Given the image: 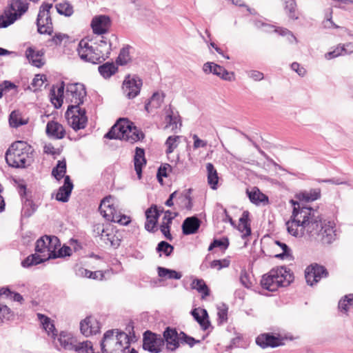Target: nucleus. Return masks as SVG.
Segmentation results:
<instances>
[{"instance_id":"obj_1","label":"nucleus","mask_w":353,"mask_h":353,"mask_svg":"<svg viewBox=\"0 0 353 353\" xmlns=\"http://www.w3.org/2000/svg\"><path fill=\"white\" fill-rule=\"evenodd\" d=\"M288 232L295 237L307 236L310 241L330 244L336 237L335 223L323 219L312 208H294L292 214L286 222Z\"/></svg>"},{"instance_id":"obj_2","label":"nucleus","mask_w":353,"mask_h":353,"mask_svg":"<svg viewBox=\"0 0 353 353\" xmlns=\"http://www.w3.org/2000/svg\"><path fill=\"white\" fill-rule=\"evenodd\" d=\"M37 318L57 350L63 349L68 351H75L78 353H94L90 341H78L76 337L67 332H61L58 335L54 325L49 317L38 313Z\"/></svg>"},{"instance_id":"obj_3","label":"nucleus","mask_w":353,"mask_h":353,"mask_svg":"<svg viewBox=\"0 0 353 353\" xmlns=\"http://www.w3.org/2000/svg\"><path fill=\"white\" fill-rule=\"evenodd\" d=\"M112 50V43L107 37L101 36L94 42L83 39L77 48L79 57L84 61L99 63L108 59Z\"/></svg>"},{"instance_id":"obj_4","label":"nucleus","mask_w":353,"mask_h":353,"mask_svg":"<svg viewBox=\"0 0 353 353\" xmlns=\"http://www.w3.org/2000/svg\"><path fill=\"white\" fill-rule=\"evenodd\" d=\"M32 147L24 141L13 143L6 152L7 163L13 168H26L32 161Z\"/></svg>"},{"instance_id":"obj_5","label":"nucleus","mask_w":353,"mask_h":353,"mask_svg":"<svg viewBox=\"0 0 353 353\" xmlns=\"http://www.w3.org/2000/svg\"><path fill=\"white\" fill-rule=\"evenodd\" d=\"M103 353H127L130 347V339L124 332L118 330H108L101 342Z\"/></svg>"},{"instance_id":"obj_6","label":"nucleus","mask_w":353,"mask_h":353,"mask_svg":"<svg viewBox=\"0 0 353 353\" xmlns=\"http://www.w3.org/2000/svg\"><path fill=\"white\" fill-rule=\"evenodd\" d=\"M110 139H120L134 143L142 139L143 135L139 132L132 123L126 119H120L104 136Z\"/></svg>"},{"instance_id":"obj_7","label":"nucleus","mask_w":353,"mask_h":353,"mask_svg":"<svg viewBox=\"0 0 353 353\" xmlns=\"http://www.w3.org/2000/svg\"><path fill=\"white\" fill-rule=\"evenodd\" d=\"M292 275L284 267L272 269L268 274L263 276L261 286L269 291H276L279 287L288 285L292 281Z\"/></svg>"},{"instance_id":"obj_8","label":"nucleus","mask_w":353,"mask_h":353,"mask_svg":"<svg viewBox=\"0 0 353 353\" xmlns=\"http://www.w3.org/2000/svg\"><path fill=\"white\" fill-rule=\"evenodd\" d=\"M86 96L85 88L81 83H70L66 86L65 98L70 102L66 114L70 115L74 112V109L80 108L79 105L83 103V99Z\"/></svg>"},{"instance_id":"obj_9","label":"nucleus","mask_w":353,"mask_h":353,"mask_svg":"<svg viewBox=\"0 0 353 353\" xmlns=\"http://www.w3.org/2000/svg\"><path fill=\"white\" fill-rule=\"evenodd\" d=\"M28 9V4L22 0H12L10 9L0 16V28H7L21 17Z\"/></svg>"},{"instance_id":"obj_10","label":"nucleus","mask_w":353,"mask_h":353,"mask_svg":"<svg viewBox=\"0 0 353 353\" xmlns=\"http://www.w3.org/2000/svg\"><path fill=\"white\" fill-rule=\"evenodd\" d=\"M60 246L59 240L54 236H43L39 238L35 245V252L41 256L45 260L54 257V250Z\"/></svg>"},{"instance_id":"obj_11","label":"nucleus","mask_w":353,"mask_h":353,"mask_svg":"<svg viewBox=\"0 0 353 353\" xmlns=\"http://www.w3.org/2000/svg\"><path fill=\"white\" fill-rule=\"evenodd\" d=\"M52 3H43L40 7L37 19L38 32L40 34H50L53 31L52 23L50 15Z\"/></svg>"},{"instance_id":"obj_12","label":"nucleus","mask_w":353,"mask_h":353,"mask_svg":"<svg viewBox=\"0 0 353 353\" xmlns=\"http://www.w3.org/2000/svg\"><path fill=\"white\" fill-rule=\"evenodd\" d=\"M164 345V340L159 334L149 330L145 331L143 337V348L150 353H159Z\"/></svg>"},{"instance_id":"obj_13","label":"nucleus","mask_w":353,"mask_h":353,"mask_svg":"<svg viewBox=\"0 0 353 353\" xmlns=\"http://www.w3.org/2000/svg\"><path fill=\"white\" fill-rule=\"evenodd\" d=\"M94 232L96 235L100 236L101 239L107 245L117 248L119 246L121 239L113 228L110 227L104 228L103 225H97L94 227Z\"/></svg>"},{"instance_id":"obj_14","label":"nucleus","mask_w":353,"mask_h":353,"mask_svg":"<svg viewBox=\"0 0 353 353\" xmlns=\"http://www.w3.org/2000/svg\"><path fill=\"white\" fill-rule=\"evenodd\" d=\"M142 86L141 79L136 75H128L123 83L122 89L129 99H134L140 92Z\"/></svg>"},{"instance_id":"obj_15","label":"nucleus","mask_w":353,"mask_h":353,"mask_svg":"<svg viewBox=\"0 0 353 353\" xmlns=\"http://www.w3.org/2000/svg\"><path fill=\"white\" fill-rule=\"evenodd\" d=\"M328 276V272L323 265L317 263L311 264L308 266L305 272L306 282L310 285H313L318 283L322 278Z\"/></svg>"},{"instance_id":"obj_16","label":"nucleus","mask_w":353,"mask_h":353,"mask_svg":"<svg viewBox=\"0 0 353 353\" xmlns=\"http://www.w3.org/2000/svg\"><path fill=\"white\" fill-rule=\"evenodd\" d=\"M99 210L101 214L107 220L113 221L114 219L118 218V213L115 206V199L112 196H105L101 201Z\"/></svg>"},{"instance_id":"obj_17","label":"nucleus","mask_w":353,"mask_h":353,"mask_svg":"<svg viewBox=\"0 0 353 353\" xmlns=\"http://www.w3.org/2000/svg\"><path fill=\"white\" fill-rule=\"evenodd\" d=\"M67 115L69 125L74 130H78L83 129L87 123L88 118L85 115V110L77 108L74 109V112Z\"/></svg>"},{"instance_id":"obj_18","label":"nucleus","mask_w":353,"mask_h":353,"mask_svg":"<svg viewBox=\"0 0 353 353\" xmlns=\"http://www.w3.org/2000/svg\"><path fill=\"white\" fill-rule=\"evenodd\" d=\"M203 70L205 73H212L219 77L223 80L230 81L234 80V74L233 72H229L223 67L214 62H207L204 63Z\"/></svg>"},{"instance_id":"obj_19","label":"nucleus","mask_w":353,"mask_h":353,"mask_svg":"<svg viewBox=\"0 0 353 353\" xmlns=\"http://www.w3.org/2000/svg\"><path fill=\"white\" fill-rule=\"evenodd\" d=\"M111 26V20L109 16L100 14L94 17L90 26L94 34L101 35L107 32Z\"/></svg>"},{"instance_id":"obj_20","label":"nucleus","mask_w":353,"mask_h":353,"mask_svg":"<svg viewBox=\"0 0 353 353\" xmlns=\"http://www.w3.org/2000/svg\"><path fill=\"white\" fill-rule=\"evenodd\" d=\"M164 343L166 344L168 350L174 351L179 347L181 343V335L179 334L176 329L167 327L163 332Z\"/></svg>"},{"instance_id":"obj_21","label":"nucleus","mask_w":353,"mask_h":353,"mask_svg":"<svg viewBox=\"0 0 353 353\" xmlns=\"http://www.w3.org/2000/svg\"><path fill=\"white\" fill-rule=\"evenodd\" d=\"M256 343L262 348L275 347L283 344L281 337L274 336L270 333H263L259 335L256 339Z\"/></svg>"},{"instance_id":"obj_22","label":"nucleus","mask_w":353,"mask_h":353,"mask_svg":"<svg viewBox=\"0 0 353 353\" xmlns=\"http://www.w3.org/2000/svg\"><path fill=\"white\" fill-rule=\"evenodd\" d=\"M80 330L84 336H89L99 332L100 324L96 319L87 317L81 322Z\"/></svg>"},{"instance_id":"obj_23","label":"nucleus","mask_w":353,"mask_h":353,"mask_svg":"<svg viewBox=\"0 0 353 353\" xmlns=\"http://www.w3.org/2000/svg\"><path fill=\"white\" fill-rule=\"evenodd\" d=\"M46 132L48 137L54 139H61L65 135L63 125L55 121H50L47 123Z\"/></svg>"},{"instance_id":"obj_24","label":"nucleus","mask_w":353,"mask_h":353,"mask_svg":"<svg viewBox=\"0 0 353 353\" xmlns=\"http://www.w3.org/2000/svg\"><path fill=\"white\" fill-rule=\"evenodd\" d=\"M73 189V183L68 175L65 176L64 184L61 186L56 195V199L61 202H67Z\"/></svg>"},{"instance_id":"obj_25","label":"nucleus","mask_w":353,"mask_h":353,"mask_svg":"<svg viewBox=\"0 0 353 353\" xmlns=\"http://www.w3.org/2000/svg\"><path fill=\"white\" fill-rule=\"evenodd\" d=\"M145 216L146 221L145 223V229L148 232H153L159 216L157 206L152 205L148 208L145 211Z\"/></svg>"},{"instance_id":"obj_26","label":"nucleus","mask_w":353,"mask_h":353,"mask_svg":"<svg viewBox=\"0 0 353 353\" xmlns=\"http://www.w3.org/2000/svg\"><path fill=\"white\" fill-rule=\"evenodd\" d=\"M44 52L41 50H36L33 47H29L26 51V57L27 59L32 63V65L37 68L41 67L44 62L43 61L42 57Z\"/></svg>"},{"instance_id":"obj_27","label":"nucleus","mask_w":353,"mask_h":353,"mask_svg":"<svg viewBox=\"0 0 353 353\" xmlns=\"http://www.w3.org/2000/svg\"><path fill=\"white\" fill-rule=\"evenodd\" d=\"M201 225V221L196 216L186 218L182 224L183 233L185 235L195 234Z\"/></svg>"},{"instance_id":"obj_28","label":"nucleus","mask_w":353,"mask_h":353,"mask_svg":"<svg viewBox=\"0 0 353 353\" xmlns=\"http://www.w3.org/2000/svg\"><path fill=\"white\" fill-rule=\"evenodd\" d=\"M64 89L65 84L64 82L62 81L60 85L57 86V90L54 86L50 90V99L55 108H59L62 105Z\"/></svg>"},{"instance_id":"obj_29","label":"nucleus","mask_w":353,"mask_h":353,"mask_svg":"<svg viewBox=\"0 0 353 353\" xmlns=\"http://www.w3.org/2000/svg\"><path fill=\"white\" fill-rule=\"evenodd\" d=\"M165 98V94L163 92H154L149 101L145 105V109L148 112H151L154 110L159 108Z\"/></svg>"},{"instance_id":"obj_30","label":"nucleus","mask_w":353,"mask_h":353,"mask_svg":"<svg viewBox=\"0 0 353 353\" xmlns=\"http://www.w3.org/2000/svg\"><path fill=\"white\" fill-rule=\"evenodd\" d=\"M194 319L199 323L203 330H207L210 325L208 321V314L207 310L202 308H195L191 312Z\"/></svg>"},{"instance_id":"obj_31","label":"nucleus","mask_w":353,"mask_h":353,"mask_svg":"<svg viewBox=\"0 0 353 353\" xmlns=\"http://www.w3.org/2000/svg\"><path fill=\"white\" fill-rule=\"evenodd\" d=\"M146 163L144 150L137 148L134 158V169L139 179L141 178L142 167Z\"/></svg>"},{"instance_id":"obj_32","label":"nucleus","mask_w":353,"mask_h":353,"mask_svg":"<svg viewBox=\"0 0 353 353\" xmlns=\"http://www.w3.org/2000/svg\"><path fill=\"white\" fill-rule=\"evenodd\" d=\"M165 121L166 123L165 129L171 128L172 131H174L178 128V123H179V115L173 112L170 106L166 110Z\"/></svg>"},{"instance_id":"obj_33","label":"nucleus","mask_w":353,"mask_h":353,"mask_svg":"<svg viewBox=\"0 0 353 353\" xmlns=\"http://www.w3.org/2000/svg\"><path fill=\"white\" fill-rule=\"evenodd\" d=\"M206 170L208 172V183L212 190L217 189L219 182V176L216 170L211 163L206 164Z\"/></svg>"},{"instance_id":"obj_34","label":"nucleus","mask_w":353,"mask_h":353,"mask_svg":"<svg viewBox=\"0 0 353 353\" xmlns=\"http://www.w3.org/2000/svg\"><path fill=\"white\" fill-rule=\"evenodd\" d=\"M261 25H262V27L264 28V31H265V32H276L280 35L286 36L288 37V39L290 43H293V42L296 43L297 42L296 39L294 37V35L290 31H289L288 30H287L285 28H280L279 30H276V29H274L272 26H270L267 24L262 23Z\"/></svg>"},{"instance_id":"obj_35","label":"nucleus","mask_w":353,"mask_h":353,"mask_svg":"<svg viewBox=\"0 0 353 353\" xmlns=\"http://www.w3.org/2000/svg\"><path fill=\"white\" fill-rule=\"evenodd\" d=\"M191 286L192 289L197 290L201 294L202 299H205L210 294V290L203 279H194Z\"/></svg>"},{"instance_id":"obj_36","label":"nucleus","mask_w":353,"mask_h":353,"mask_svg":"<svg viewBox=\"0 0 353 353\" xmlns=\"http://www.w3.org/2000/svg\"><path fill=\"white\" fill-rule=\"evenodd\" d=\"M100 74L107 79L115 74L117 67L114 63L107 62L98 68Z\"/></svg>"},{"instance_id":"obj_37","label":"nucleus","mask_w":353,"mask_h":353,"mask_svg":"<svg viewBox=\"0 0 353 353\" xmlns=\"http://www.w3.org/2000/svg\"><path fill=\"white\" fill-rule=\"evenodd\" d=\"M158 274L160 277L166 278L169 279H180L182 277L181 272H176L174 270L168 269L163 267L157 268Z\"/></svg>"},{"instance_id":"obj_38","label":"nucleus","mask_w":353,"mask_h":353,"mask_svg":"<svg viewBox=\"0 0 353 353\" xmlns=\"http://www.w3.org/2000/svg\"><path fill=\"white\" fill-rule=\"evenodd\" d=\"M46 260L38 253L32 254L26 258L22 262L21 265L23 268H30L32 265L40 264Z\"/></svg>"},{"instance_id":"obj_39","label":"nucleus","mask_w":353,"mask_h":353,"mask_svg":"<svg viewBox=\"0 0 353 353\" xmlns=\"http://www.w3.org/2000/svg\"><path fill=\"white\" fill-rule=\"evenodd\" d=\"M191 190H187L183 192L177 198L176 202L180 203L187 210H191L192 208V199L190 196Z\"/></svg>"},{"instance_id":"obj_40","label":"nucleus","mask_w":353,"mask_h":353,"mask_svg":"<svg viewBox=\"0 0 353 353\" xmlns=\"http://www.w3.org/2000/svg\"><path fill=\"white\" fill-rule=\"evenodd\" d=\"M247 194L253 203L258 204L261 202L268 201V197L261 193L259 189H254L252 191L247 190Z\"/></svg>"},{"instance_id":"obj_41","label":"nucleus","mask_w":353,"mask_h":353,"mask_svg":"<svg viewBox=\"0 0 353 353\" xmlns=\"http://www.w3.org/2000/svg\"><path fill=\"white\" fill-rule=\"evenodd\" d=\"M66 172V163L65 161H59L56 167L52 169V175L58 181L65 178Z\"/></svg>"},{"instance_id":"obj_42","label":"nucleus","mask_w":353,"mask_h":353,"mask_svg":"<svg viewBox=\"0 0 353 353\" xmlns=\"http://www.w3.org/2000/svg\"><path fill=\"white\" fill-rule=\"evenodd\" d=\"M180 139V136H170L167 139L165 143L167 147V149L165 150L167 154L172 153L174 149H176L178 147Z\"/></svg>"},{"instance_id":"obj_43","label":"nucleus","mask_w":353,"mask_h":353,"mask_svg":"<svg viewBox=\"0 0 353 353\" xmlns=\"http://www.w3.org/2000/svg\"><path fill=\"white\" fill-rule=\"evenodd\" d=\"M57 12L65 17H70L73 12V7L68 2L60 3L56 6Z\"/></svg>"},{"instance_id":"obj_44","label":"nucleus","mask_w":353,"mask_h":353,"mask_svg":"<svg viewBox=\"0 0 353 353\" xmlns=\"http://www.w3.org/2000/svg\"><path fill=\"white\" fill-rule=\"evenodd\" d=\"M156 250L160 253V256L161 255V253H163L166 256H168L173 252L174 247L168 242L162 241L158 244Z\"/></svg>"},{"instance_id":"obj_45","label":"nucleus","mask_w":353,"mask_h":353,"mask_svg":"<svg viewBox=\"0 0 353 353\" xmlns=\"http://www.w3.org/2000/svg\"><path fill=\"white\" fill-rule=\"evenodd\" d=\"M353 305V294H348L340 300L339 303V308L341 311L347 312L350 306Z\"/></svg>"},{"instance_id":"obj_46","label":"nucleus","mask_w":353,"mask_h":353,"mask_svg":"<svg viewBox=\"0 0 353 353\" xmlns=\"http://www.w3.org/2000/svg\"><path fill=\"white\" fill-rule=\"evenodd\" d=\"M320 197V191L319 190H311L309 192H304L300 194V199L307 202L313 201Z\"/></svg>"},{"instance_id":"obj_47","label":"nucleus","mask_w":353,"mask_h":353,"mask_svg":"<svg viewBox=\"0 0 353 353\" xmlns=\"http://www.w3.org/2000/svg\"><path fill=\"white\" fill-rule=\"evenodd\" d=\"M9 123L11 127L17 128L26 123V121L22 120L18 112L13 111L9 117Z\"/></svg>"},{"instance_id":"obj_48","label":"nucleus","mask_w":353,"mask_h":353,"mask_svg":"<svg viewBox=\"0 0 353 353\" xmlns=\"http://www.w3.org/2000/svg\"><path fill=\"white\" fill-rule=\"evenodd\" d=\"M130 60L129 48H123L121 50L117 63L121 65H125Z\"/></svg>"},{"instance_id":"obj_49","label":"nucleus","mask_w":353,"mask_h":353,"mask_svg":"<svg viewBox=\"0 0 353 353\" xmlns=\"http://www.w3.org/2000/svg\"><path fill=\"white\" fill-rule=\"evenodd\" d=\"M285 3V10L291 19H296L295 14L296 3L295 0H283Z\"/></svg>"},{"instance_id":"obj_50","label":"nucleus","mask_w":353,"mask_h":353,"mask_svg":"<svg viewBox=\"0 0 353 353\" xmlns=\"http://www.w3.org/2000/svg\"><path fill=\"white\" fill-rule=\"evenodd\" d=\"M274 243L279 246L283 251L281 253L276 254L275 257L283 259L290 256V249L285 243L279 241H275Z\"/></svg>"},{"instance_id":"obj_51","label":"nucleus","mask_w":353,"mask_h":353,"mask_svg":"<svg viewBox=\"0 0 353 353\" xmlns=\"http://www.w3.org/2000/svg\"><path fill=\"white\" fill-rule=\"evenodd\" d=\"M230 261L228 259L221 260H214L210 263V268L220 270L222 268H228L230 265Z\"/></svg>"},{"instance_id":"obj_52","label":"nucleus","mask_w":353,"mask_h":353,"mask_svg":"<svg viewBox=\"0 0 353 353\" xmlns=\"http://www.w3.org/2000/svg\"><path fill=\"white\" fill-rule=\"evenodd\" d=\"M46 77L43 74H36L32 81L31 85L34 88V91L41 88L46 80Z\"/></svg>"},{"instance_id":"obj_53","label":"nucleus","mask_w":353,"mask_h":353,"mask_svg":"<svg viewBox=\"0 0 353 353\" xmlns=\"http://www.w3.org/2000/svg\"><path fill=\"white\" fill-rule=\"evenodd\" d=\"M228 310L225 305H222L217 308L218 319L220 323H223L228 320Z\"/></svg>"},{"instance_id":"obj_54","label":"nucleus","mask_w":353,"mask_h":353,"mask_svg":"<svg viewBox=\"0 0 353 353\" xmlns=\"http://www.w3.org/2000/svg\"><path fill=\"white\" fill-rule=\"evenodd\" d=\"M72 250L69 246H63L59 248L58 251L57 250H54L55 256L50 257V259H56L58 257H63L66 256H70L71 254Z\"/></svg>"},{"instance_id":"obj_55","label":"nucleus","mask_w":353,"mask_h":353,"mask_svg":"<svg viewBox=\"0 0 353 353\" xmlns=\"http://www.w3.org/2000/svg\"><path fill=\"white\" fill-rule=\"evenodd\" d=\"M110 270H105V271H91V276L90 279H95V280H100L102 281L103 279H105V274H110Z\"/></svg>"},{"instance_id":"obj_56","label":"nucleus","mask_w":353,"mask_h":353,"mask_svg":"<svg viewBox=\"0 0 353 353\" xmlns=\"http://www.w3.org/2000/svg\"><path fill=\"white\" fill-rule=\"evenodd\" d=\"M228 246V242L227 240L222 241L219 239H215L214 241L210 245L208 248V250H212L214 248H221L223 249H226Z\"/></svg>"},{"instance_id":"obj_57","label":"nucleus","mask_w":353,"mask_h":353,"mask_svg":"<svg viewBox=\"0 0 353 353\" xmlns=\"http://www.w3.org/2000/svg\"><path fill=\"white\" fill-rule=\"evenodd\" d=\"M10 316V308L6 305L0 304V323L2 322L5 319H8Z\"/></svg>"},{"instance_id":"obj_58","label":"nucleus","mask_w":353,"mask_h":353,"mask_svg":"<svg viewBox=\"0 0 353 353\" xmlns=\"http://www.w3.org/2000/svg\"><path fill=\"white\" fill-rule=\"evenodd\" d=\"M181 343H185L190 347H193L195 343H199V341L195 340L193 337L187 336L184 332H181Z\"/></svg>"},{"instance_id":"obj_59","label":"nucleus","mask_w":353,"mask_h":353,"mask_svg":"<svg viewBox=\"0 0 353 353\" xmlns=\"http://www.w3.org/2000/svg\"><path fill=\"white\" fill-rule=\"evenodd\" d=\"M118 218L114 219L112 222L120 223L121 225H127L130 222V216L121 214L119 212L117 214Z\"/></svg>"},{"instance_id":"obj_60","label":"nucleus","mask_w":353,"mask_h":353,"mask_svg":"<svg viewBox=\"0 0 353 353\" xmlns=\"http://www.w3.org/2000/svg\"><path fill=\"white\" fill-rule=\"evenodd\" d=\"M291 68L301 77H304L306 74V70L296 62L292 63Z\"/></svg>"},{"instance_id":"obj_61","label":"nucleus","mask_w":353,"mask_h":353,"mask_svg":"<svg viewBox=\"0 0 353 353\" xmlns=\"http://www.w3.org/2000/svg\"><path fill=\"white\" fill-rule=\"evenodd\" d=\"M238 229L244 236H249L251 234L250 227L248 223H239L238 225Z\"/></svg>"},{"instance_id":"obj_62","label":"nucleus","mask_w":353,"mask_h":353,"mask_svg":"<svg viewBox=\"0 0 353 353\" xmlns=\"http://www.w3.org/2000/svg\"><path fill=\"white\" fill-rule=\"evenodd\" d=\"M248 75L250 78L256 81H261L264 78L263 74L257 70H250L248 72Z\"/></svg>"},{"instance_id":"obj_63","label":"nucleus","mask_w":353,"mask_h":353,"mask_svg":"<svg viewBox=\"0 0 353 353\" xmlns=\"http://www.w3.org/2000/svg\"><path fill=\"white\" fill-rule=\"evenodd\" d=\"M323 26L325 28H339L340 27L336 26L332 20V16H331V13H330L329 15H327L326 17V19H325L323 21Z\"/></svg>"},{"instance_id":"obj_64","label":"nucleus","mask_w":353,"mask_h":353,"mask_svg":"<svg viewBox=\"0 0 353 353\" xmlns=\"http://www.w3.org/2000/svg\"><path fill=\"white\" fill-rule=\"evenodd\" d=\"M192 138L194 139L193 147L194 149H197L199 148H204L207 145V142L200 139L197 135L194 134Z\"/></svg>"}]
</instances>
